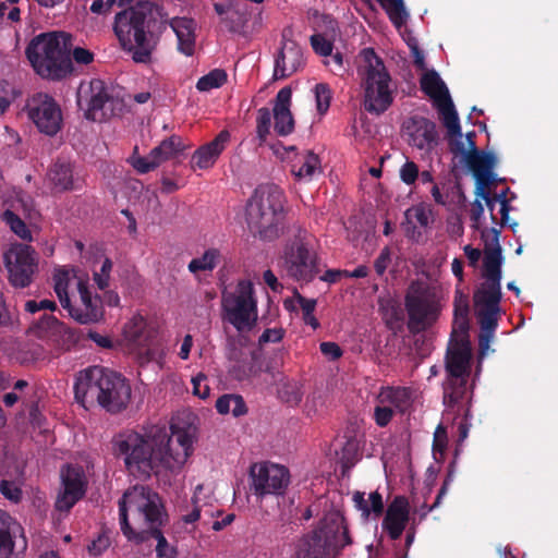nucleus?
Masks as SVG:
<instances>
[{"mask_svg":"<svg viewBox=\"0 0 558 558\" xmlns=\"http://www.w3.org/2000/svg\"><path fill=\"white\" fill-rule=\"evenodd\" d=\"M113 452L122 457L126 470L134 476L147 478L151 473L177 472L193 452L190 427L171 423L154 425L144 435L136 432L119 434L112 440Z\"/></svg>","mask_w":558,"mask_h":558,"instance_id":"obj_1","label":"nucleus"},{"mask_svg":"<svg viewBox=\"0 0 558 558\" xmlns=\"http://www.w3.org/2000/svg\"><path fill=\"white\" fill-rule=\"evenodd\" d=\"M171 26L178 38V49L193 56L195 50V22L189 17L169 15L161 3L138 1L135 5L116 14L113 31L125 51L132 53L136 63H148L161 34Z\"/></svg>","mask_w":558,"mask_h":558,"instance_id":"obj_2","label":"nucleus"},{"mask_svg":"<svg viewBox=\"0 0 558 558\" xmlns=\"http://www.w3.org/2000/svg\"><path fill=\"white\" fill-rule=\"evenodd\" d=\"M134 523L128 515L126 502L120 501V527L129 542L143 544L153 537L157 541L156 555L158 558H175L178 549L171 546L165 537L161 527L168 522V514L157 493L143 492L136 502Z\"/></svg>","mask_w":558,"mask_h":558,"instance_id":"obj_3","label":"nucleus"},{"mask_svg":"<svg viewBox=\"0 0 558 558\" xmlns=\"http://www.w3.org/2000/svg\"><path fill=\"white\" fill-rule=\"evenodd\" d=\"M131 386L121 374L101 366L81 371L74 384L75 400L85 409L94 403L109 413H120L131 400Z\"/></svg>","mask_w":558,"mask_h":558,"instance_id":"obj_4","label":"nucleus"},{"mask_svg":"<svg viewBox=\"0 0 558 558\" xmlns=\"http://www.w3.org/2000/svg\"><path fill=\"white\" fill-rule=\"evenodd\" d=\"M504 257L499 253H488L483 260L482 277L484 281L473 293L475 314L481 328L478 335L480 356H484L498 327L500 314L501 293V266Z\"/></svg>","mask_w":558,"mask_h":558,"instance_id":"obj_5","label":"nucleus"},{"mask_svg":"<svg viewBox=\"0 0 558 558\" xmlns=\"http://www.w3.org/2000/svg\"><path fill=\"white\" fill-rule=\"evenodd\" d=\"M70 45L71 36L66 33H43L29 41L25 54L43 78L60 81L73 71Z\"/></svg>","mask_w":558,"mask_h":558,"instance_id":"obj_6","label":"nucleus"},{"mask_svg":"<svg viewBox=\"0 0 558 558\" xmlns=\"http://www.w3.org/2000/svg\"><path fill=\"white\" fill-rule=\"evenodd\" d=\"M284 218V195L275 184L258 185L248 198L245 219L250 232L265 241L277 239Z\"/></svg>","mask_w":558,"mask_h":558,"instance_id":"obj_7","label":"nucleus"},{"mask_svg":"<svg viewBox=\"0 0 558 558\" xmlns=\"http://www.w3.org/2000/svg\"><path fill=\"white\" fill-rule=\"evenodd\" d=\"M351 544L345 519L339 512H331L295 542L291 558H336Z\"/></svg>","mask_w":558,"mask_h":558,"instance_id":"obj_8","label":"nucleus"},{"mask_svg":"<svg viewBox=\"0 0 558 558\" xmlns=\"http://www.w3.org/2000/svg\"><path fill=\"white\" fill-rule=\"evenodd\" d=\"M360 56L363 64L359 66L357 73L364 90V109L369 113L381 114L393 102L391 76L373 48H364Z\"/></svg>","mask_w":558,"mask_h":558,"instance_id":"obj_9","label":"nucleus"},{"mask_svg":"<svg viewBox=\"0 0 558 558\" xmlns=\"http://www.w3.org/2000/svg\"><path fill=\"white\" fill-rule=\"evenodd\" d=\"M471 360V345L465 342L449 343L445 356L446 379L442 384V401L446 408L458 407L468 399Z\"/></svg>","mask_w":558,"mask_h":558,"instance_id":"obj_10","label":"nucleus"},{"mask_svg":"<svg viewBox=\"0 0 558 558\" xmlns=\"http://www.w3.org/2000/svg\"><path fill=\"white\" fill-rule=\"evenodd\" d=\"M223 318L239 332L250 331L257 322V301L253 283L240 280L234 292L222 293Z\"/></svg>","mask_w":558,"mask_h":558,"instance_id":"obj_11","label":"nucleus"},{"mask_svg":"<svg viewBox=\"0 0 558 558\" xmlns=\"http://www.w3.org/2000/svg\"><path fill=\"white\" fill-rule=\"evenodd\" d=\"M77 106L84 117L94 122H102L114 114L118 100L109 93L107 84L99 78L81 83L76 94Z\"/></svg>","mask_w":558,"mask_h":558,"instance_id":"obj_12","label":"nucleus"},{"mask_svg":"<svg viewBox=\"0 0 558 558\" xmlns=\"http://www.w3.org/2000/svg\"><path fill=\"white\" fill-rule=\"evenodd\" d=\"M411 331H421L432 326L438 318L439 304L435 294L418 282H413L404 298Z\"/></svg>","mask_w":558,"mask_h":558,"instance_id":"obj_13","label":"nucleus"},{"mask_svg":"<svg viewBox=\"0 0 558 558\" xmlns=\"http://www.w3.org/2000/svg\"><path fill=\"white\" fill-rule=\"evenodd\" d=\"M308 245L306 232L299 231L284 248L286 269L296 281L311 282L319 272L317 254Z\"/></svg>","mask_w":558,"mask_h":558,"instance_id":"obj_14","label":"nucleus"},{"mask_svg":"<svg viewBox=\"0 0 558 558\" xmlns=\"http://www.w3.org/2000/svg\"><path fill=\"white\" fill-rule=\"evenodd\" d=\"M9 281L15 288H26L33 281L38 260L36 251L25 243H11L3 254Z\"/></svg>","mask_w":558,"mask_h":558,"instance_id":"obj_15","label":"nucleus"},{"mask_svg":"<svg viewBox=\"0 0 558 558\" xmlns=\"http://www.w3.org/2000/svg\"><path fill=\"white\" fill-rule=\"evenodd\" d=\"M25 109L40 133L54 136L62 129V111L52 96L37 93L27 100Z\"/></svg>","mask_w":558,"mask_h":558,"instance_id":"obj_16","label":"nucleus"},{"mask_svg":"<svg viewBox=\"0 0 558 558\" xmlns=\"http://www.w3.org/2000/svg\"><path fill=\"white\" fill-rule=\"evenodd\" d=\"M250 478L255 496H281L290 484V472L286 466L276 463H254L250 468Z\"/></svg>","mask_w":558,"mask_h":558,"instance_id":"obj_17","label":"nucleus"},{"mask_svg":"<svg viewBox=\"0 0 558 558\" xmlns=\"http://www.w3.org/2000/svg\"><path fill=\"white\" fill-rule=\"evenodd\" d=\"M185 145L179 135H171L162 140L147 156L132 157L131 165L140 173H148L161 163L179 158L183 155Z\"/></svg>","mask_w":558,"mask_h":558,"instance_id":"obj_18","label":"nucleus"},{"mask_svg":"<svg viewBox=\"0 0 558 558\" xmlns=\"http://www.w3.org/2000/svg\"><path fill=\"white\" fill-rule=\"evenodd\" d=\"M77 291L80 304H72L70 301V306L64 307L70 317L83 325L95 324L101 320L105 313L101 298L97 294L93 295L87 281L82 279L77 282Z\"/></svg>","mask_w":558,"mask_h":558,"instance_id":"obj_19","label":"nucleus"},{"mask_svg":"<svg viewBox=\"0 0 558 558\" xmlns=\"http://www.w3.org/2000/svg\"><path fill=\"white\" fill-rule=\"evenodd\" d=\"M26 549L27 539L22 526L0 510V558H22Z\"/></svg>","mask_w":558,"mask_h":558,"instance_id":"obj_20","label":"nucleus"},{"mask_svg":"<svg viewBox=\"0 0 558 558\" xmlns=\"http://www.w3.org/2000/svg\"><path fill=\"white\" fill-rule=\"evenodd\" d=\"M125 339L133 345L141 349L145 355V361L156 360L158 349L155 343L156 332L148 327L146 319L142 315L133 316L123 328Z\"/></svg>","mask_w":558,"mask_h":558,"instance_id":"obj_21","label":"nucleus"},{"mask_svg":"<svg viewBox=\"0 0 558 558\" xmlns=\"http://www.w3.org/2000/svg\"><path fill=\"white\" fill-rule=\"evenodd\" d=\"M62 484L64 489L57 498L56 508L60 511H69L85 495L84 472L80 468L66 465L62 471Z\"/></svg>","mask_w":558,"mask_h":558,"instance_id":"obj_22","label":"nucleus"},{"mask_svg":"<svg viewBox=\"0 0 558 558\" xmlns=\"http://www.w3.org/2000/svg\"><path fill=\"white\" fill-rule=\"evenodd\" d=\"M38 327L50 331L52 341L62 351L72 350L85 339L83 330L71 328L50 314H44L40 317Z\"/></svg>","mask_w":558,"mask_h":558,"instance_id":"obj_23","label":"nucleus"},{"mask_svg":"<svg viewBox=\"0 0 558 558\" xmlns=\"http://www.w3.org/2000/svg\"><path fill=\"white\" fill-rule=\"evenodd\" d=\"M409 143L420 150L432 151L439 142L436 123L425 117L414 116L407 124Z\"/></svg>","mask_w":558,"mask_h":558,"instance_id":"obj_24","label":"nucleus"},{"mask_svg":"<svg viewBox=\"0 0 558 558\" xmlns=\"http://www.w3.org/2000/svg\"><path fill=\"white\" fill-rule=\"evenodd\" d=\"M283 44L275 60V78H287L301 70L305 64L302 47L294 40H286L282 35Z\"/></svg>","mask_w":558,"mask_h":558,"instance_id":"obj_25","label":"nucleus"},{"mask_svg":"<svg viewBox=\"0 0 558 558\" xmlns=\"http://www.w3.org/2000/svg\"><path fill=\"white\" fill-rule=\"evenodd\" d=\"M409 520L410 506L407 497L396 496L388 505L383 520V529L391 539L397 541L401 537Z\"/></svg>","mask_w":558,"mask_h":558,"instance_id":"obj_26","label":"nucleus"},{"mask_svg":"<svg viewBox=\"0 0 558 558\" xmlns=\"http://www.w3.org/2000/svg\"><path fill=\"white\" fill-rule=\"evenodd\" d=\"M456 155H463L468 168L472 171L476 184L475 186L492 185L494 183V174L492 172L497 159L490 151H482L474 149V151L457 153Z\"/></svg>","mask_w":558,"mask_h":558,"instance_id":"obj_27","label":"nucleus"},{"mask_svg":"<svg viewBox=\"0 0 558 558\" xmlns=\"http://www.w3.org/2000/svg\"><path fill=\"white\" fill-rule=\"evenodd\" d=\"M438 110L440 121L447 130L448 144L451 153H464V143L462 142V132L458 112L454 108L451 97L435 105Z\"/></svg>","mask_w":558,"mask_h":558,"instance_id":"obj_28","label":"nucleus"},{"mask_svg":"<svg viewBox=\"0 0 558 558\" xmlns=\"http://www.w3.org/2000/svg\"><path fill=\"white\" fill-rule=\"evenodd\" d=\"M292 90L290 87L281 88L274 100L272 114L275 132L279 136H288L294 131V118L291 112Z\"/></svg>","mask_w":558,"mask_h":558,"instance_id":"obj_29","label":"nucleus"},{"mask_svg":"<svg viewBox=\"0 0 558 558\" xmlns=\"http://www.w3.org/2000/svg\"><path fill=\"white\" fill-rule=\"evenodd\" d=\"M230 137L229 131L222 130L213 141L196 149L191 158L192 168H211L225 150Z\"/></svg>","mask_w":558,"mask_h":558,"instance_id":"obj_30","label":"nucleus"},{"mask_svg":"<svg viewBox=\"0 0 558 558\" xmlns=\"http://www.w3.org/2000/svg\"><path fill=\"white\" fill-rule=\"evenodd\" d=\"M48 180L56 192H66L74 189L73 165L58 159L47 172Z\"/></svg>","mask_w":558,"mask_h":558,"instance_id":"obj_31","label":"nucleus"},{"mask_svg":"<svg viewBox=\"0 0 558 558\" xmlns=\"http://www.w3.org/2000/svg\"><path fill=\"white\" fill-rule=\"evenodd\" d=\"M432 210L424 204H420L409 208L405 211L404 230L409 239L418 241L422 232L417 230V226L421 228H427L430 222Z\"/></svg>","mask_w":558,"mask_h":558,"instance_id":"obj_32","label":"nucleus"},{"mask_svg":"<svg viewBox=\"0 0 558 558\" xmlns=\"http://www.w3.org/2000/svg\"><path fill=\"white\" fill-rule=\"evenodd\" d=\"M411 390L405 387H381L377 397V403H380L392 410L404 412L411 403Z\"/></svg>","mask_w":558,"mask_h":558,"instance_id":"obj_33","label":"nucleus"},{"mask_svg":"<svg viewBox=\"0 0 558 558\" xmlns=\"http://www.w3.org/2000/svg\"><path fill=\"white\" fill-rule=\"evenodd\" d=\"M291 172L300 181H312L316 173L322 172L318 155L312 150L303 151L292 165Z\"/></svg>","mask_w":558,"mask_h":558,"instance_id":"obj_34","label":"nucleus"},{"mask_svg":"<svg viewBox=\"0 0 558 558\" xmlns=\"http://www.w3.org/2000/svg\"><path fill=\"white\" fill-rule=\"evenodd\" d=\"M420 84L422 92L434 100V105H437L450 97L446 84L434 70L424 73L421 77Z\"/></svg>","mask_w":558,"mask_h":558,"instance_id":"obj_35","label":"nucleus"},{"mask_svg":"<svg viewBox=\"0 0 558 558\" xmlns=\"http://www.w3.org/2000/svg\"><path fill=\"white\" fill-rule=\"evenodd\" d=\"M353 501L364 518H368L371 513L375 517H380L384 512L383 497L378 492L371 493L368 500L365 499L364 493L355 492Z\"/></svg>","mask_w":558,"mask_h":558,"instance_id":"obj_36","label":"nucleus"},{"mask_svg":"<svg viewBox=\"0 0 558 558\" xmlns=\"http://www.w3.org/2000/svg\"><path fill=\"white\" fill-rule=\"evenodd\" d=\"M386 11L390 22L399 31L405 25L409 13L405 10L403 0H377Z\"/></svg>","mask_w":558,"mask_h":558,"instance_id":"obj_37","label":"nucleus"},{"mask_svg":"<svg viewBox=\"0 0 558 558\" xmlns=\"http://www.w3.org/2000/svg\"><path fill=\"white\" fill-rule=\"evenodd\" d=\"M219 256L220 253L217 248H209L205 251L201 257L193 258L189 263L187 268L192 274H197L198 271H211L216 268Z\"/></svg>","mask_w":558,"mask_h":558,"instance_id":"obj_38","label":"nucleus"},{"mask_svg":"<svg viewBox=\"0 0 558 558\" xmlns=\"http://www.w3.org/2000/svg\"><path fill=\"white\" fill-rule=\"evenodd\" d=\"M69 283L70 272L65 269H57L53 274V289L63 308L70 306Z\"/></svg>","mask_w":558,"mask_h":558,"instance_id":"obj_39","label":"nucleus"},{"mask_svg":"<svg viewBox=\"0 0 558 558\" xmlns=\"http://www.w3.org/2000/svg\"><path fill=\"white\" fill-rule=\"evenodd\" d=\"M228 75L222 69H214L206 75L198 78L196 88L199 92H209L221 87L227 82Z\"/></svg>","mask_w":558,"mask_h":558,"instance_id":"obj_40","label":"nucleus"},{"mask_svg":"<svg viewBox=\"0 0 558 558\" xmlns=\"http://www.w3.org/2000/svg\"><path fill=\"white\" fill-rule=\"evenodd\" d=\"M271 128V111L267 107H262L257 110L256 116V140L257 145L263 146L270 134Z\"/></svg>","mask_w":558,"mask_h":558,"instance_id":"obj_41","label":"nucleus"},{"mask_svg":"<svg viewBox=\"0 0 558 558\" xmlns=\"http://www.w3.org/2000/svg\"><path fill=\"white\" fill-rule=\"evenodd\" d=\"M3 221L10 229L22 240L31 242L33 240L32 232L24 220L12 210L7 209L2 214Z\"/></svg>","mask_w":558,"mask_h":558,"instance_id":"obj_42","label":"nucleus"},{"mask_svg":"<svg viewBox=\"0 0 558 558\" xmlns=\"http://www.w3.org/2000/svg\"><path fill=\"white\" fill-rule=\"evenodd\" d=\"M500 233H501L500 229H497L495 227H493L490 229L485 228L482 230L481 236L485 242L483 260L486 259V256L488 253H494V252L499 253V256L504 257L502 250H501V246L499 243Z\"/></svg>","mask_w":558,"mask_h":558,"instance_id":"obj_43","label":"nucleus"},{"mask_svg":"<svg viewBox=\"0 0 558 558\" xmlns=\"http://www.w3.org/2000/svg\"><path fill=\"white\" fill-rule=\"evenodd\" d=\"M469 317H453L452 331L449 343H461L465 342L466 345H471L469 340Z\"/></svg>","mask_w":558,"mask_h":558,"instance_id":"obj_44","label":"nucleus"},{"mask_svg":"<svg viewBox=\"0 0 558 558\" xmlns=\"http://www.w3.org/2000/svg\"><path fill=\"white\" fill-rule=\"evenodd\" d=\"M314 90H315L317 111L320 114H324L327 112V110L329 109V106H330L331 89L328 84L319 83L315 86Z\"/></svg>","mask_w":558,"mask_h":558,"instance_id":"obj_45","label":"nucleus"},{"mask_svg":"<svg viewBox=\"0 0 558 558\" xmlns=\"http://www.w3.org/2000/svg\"><path fill=\"white\" fill-rule=\"evenodd\" d=\"M0 494L12 502H19L22 499V489L15 482L9 480L0 481Z\"/></svg>","mask_w":558,"mask_h":558,"instance_id":"obj_46","label":"nucleus"},{"mask_svg":"<svg viewBox=\"0 0 558 558\" xmlns=\"http://www.w3.org/2000/svg\"><path fill=\"white\" fill-rule=\"evenodd\" d=\"M112 262L110 258L106 257L102 262L99 271L94 272V281L97 284L98 289L105 290L109 287L110 272L112 270Z\"/></svg>","mask_w":558,"mask_h":558,"instance_id":"obj_47","label":"nucleus"},{"mask_svg":"<svg viewBox=\"0 0 558 558\" xmlns=\"http://www.w3.org/2000/svg\"><path fill=\"white\" fill-rule=\"evenodd\" d=\"M202 489H203L202 485L196 486L195 494L192 498L193 509L189 513L182 515V521L186 524H192V523L198 521L201 518V513L205 506L204 504H201V499L198 497V493Z\"/></svg>","mask_w":558,"mask_h":558,"instance_id":"obj_48","label":"nucleus"},{"mask_svg":"<svg viewBox=\"0 0 558 558\" xmlns=\"http://www.w3.org/2000/svg\"><path fill=\"white\" fill-rule=\"evenodd\" d=\"M311 46L313 50L323 57H328L331 54L333 49V44L326 39L322 34H314L310 38Z\"/></svg>","mask_w":558,"mask_h":558,"instance_id":"obj_49","label":"nucleus"},{"mask_svg":"<svg viewBox=\"0 0 558 558\" xmlns=\"http://www.w3.org/2000/svg\"><path fill=\"white\" fill-rule=\"evenodd\" d=\"M490 185H484V186H475L474 194L477 198H481L485 202L489 213L490 218L494 223L497 222V217L494 214L495 205L498 203L497 197H493L490 190Z\"/></svg>","mask_w":558,"mask_h":558,"instance_id":"obj_50","label":"nucleus"},{"mask_svg":"<svg viewBox=\"0 0 558 558\" xmlns=\"http://www.w3.org/2000/svg\"><path fill=\"white\" fill-rule=\"evenodd\" d=\"M418 166L411 160L405 161L400 168V179L407 185H413L418 179Z\"/></svg>","mask_w":558,"mask_h":558,"instance_id":"obj_51","label":"nucleus"},{"mask_svg":"<svg viewBox=\"0 0 558 558\" xmlns=\"http://www.w3.org/2000/svg\"><path fill=\"white\" fill-rule=\"evenodd\" d=\"M470 306L466 294L457 290L453 299V317H469Z\"/></svg>","mask_w":558,"mask_h":558,"instance_id":"obj_52","label":"nucleus"},{"mask_svg":"<svg viewBox=\"0 0 558 558\" xmlns=\"http://www.w3.org/2000/svg\"><path fill=\"white\" fill-rule=\"evenodd\" d=\"M395 414V411L392 408H387L380 403H377V405L374 409V421L379 427L387 426L390 421L392 420Z\"/></svg>","mask_w":558,"mask_h":558,"instance_id":"obj_53","label":"nucleus"},{"mask_svg":"<svg viewBox=\"0 0 558 558\" xmlns=\"http://www.w3.org/2000/svg\"><path fill=\"white\" fill-rule=\"evenodd\" d=\"M452 478H453V472L449 471L437 496H436L434 504L430 507H427L426 504H424L422 506V508H421L422 509V518H424L429 511H432L433 509L437 508L440 505L442 497L447 494L448 487H449L450 483L452 482Z\"/></svg>","mask_w":558,"mask_h":558,"instance_id":"obj_54","label":"nucleus"},{"mask_svg":"<svg viewBox=\"0 0 558 558\" xmlns=\"http://www.w3.org/2000/svg\"><path fill=\"white\" fill-rule=\"evenodd\" d=\"M466 401H468V399L462 401V403L460 405H458V407L449 408L450 410H456L458 414H460L461 412L464 413V418H463V421L458 426L459 440H461V441L464 440L468 437V434H469L468 418H469V414H470V409L465 408V402Z\"/></svg>","mask_w":558,"mask_h":558,"instance_id":"obj_55","label":"nucleus"},{"mask_svg":"<svg viewBox=\"0 0 558 558\" xmlns=\"http://www.w3.org/2000/svg\"><path fill=\"white\" fill-rule=\"evenodd\" d=\"M206 376L203 374H198L196 377L192 379L193 384V393L201 399H206L209 397L210 389L206 381Z\"/></svg>","mask_w":558,"mask_h":558,"instance_id":"obj_56","label":"nucleus"},{"mask_svg":"<svg viewBox=\"0 0 558 558\" xmlns=\"http://www.w3.org/2000/svg\"><path fill=\"white\" fill-rule=\"evenodd\" d=\"M320 352L330 361H336L342 356V350L336 342L326 341L319 344Z\"/></svg>","mask_w":558,"mask_h":558,"instance_id":"obj_57","label":"nucleus"},{"mask_svg":"<svg viewBox=\"0 0 558 558\" xmlns=\"http://www.w3.org/2000/svg\"><path fill=\"white\" fill-rule=\"evenodd\" d=\"M110 545L109 537L106 535H99L97 539L93 541L88 545V553L92 556H100Z\"/></svg>","mask_w":558,"mask_h":558,"instance_id":"obj_58","label":"nucleus"},{"mask_svg":"<svg viewBox=\"0 0 558 558\" xmlns=\"http://www.w3.org/2000/svg\"><path fill=\"white\" fill-rule=\"evenodd\" d=\"M390 250L385 247L380 251L379 255L374 262V268L377 275L383 276L390 263Z\"/></svg>","mask_w":558,"mask_h":558,"instance_id":"obj_59","label":"nucleus"},{"mask_svg":"<svg viewBox=\"0 0 558 558\" xmlns=\"http://www.w3.org/2000/svg\"><path fill=\"white\" fill-rule=\"evenodd\" d=\"M284 330L282 328H267L259 337V343H277L282 340Z\"/></svg>","mask_w":558,"mask_h":558,"instance_id":"obj_60","label":"nucleus"},{"mask_svg":"<svg viewBox=\"0 0 558 558\" xmlns=\"http://www.w3.org/2000/svg\"><path fill=\"white\" fill-rule=\"evenodd\" d=\"M72 58L77 64L87 65L94 61V53L83 47H75L72 51Z\"/></svg>","mask_w":558,"mask_h":558,"instance_id":"obj_61","label":"nucleus"},{"mask_svg":"<svg viewBox=\"0 0 558 558\" xmlns=\"http://www.w3.org/2000/svg\"><path fill=\"white\" fill-rule=\"evenodd\" d=\"M447 445V435L446 430L442 426H438L435 436H434V442H433V451L436 454L437 452L444 453Z\"/></svg>","mask_w":558,"mask_h":558,"instance_id":"obj_62","label":"nucleus"},{"mask_svg":"<svg viewBox=\"0 0 558 558\" xmlns=\"http://www.w3.org/2000/svg\"><path fill=\"white\" fill-rule=\"evenodd\" d=\"M484 214V206L482 202L476 197V199L473 202L471 210H470V218L473 221L472 227L476 230L480 229V222Z\"/></svg>","mask_w":558,"mask_h":558,"instance_id":"obj_63","label":"nucleus"},{"mask_svg":"<svg viewBox=\"0 0 558 558\" xmlns=\"http://www.w3.org/2000/svg\"><path fill=\"white\" fill-rule=\"evenodd\" d=\"M234 395L227 393L219 397L216 401V410L219 414H228L231 412V403L233 401Z\"/></svg>","mask_w":558,"mask_h":558,"instance_id":"obj_64","label":"nucleus"}]
</instances>
